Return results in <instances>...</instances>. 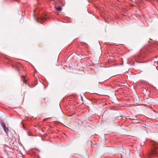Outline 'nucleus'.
Instances as JSON below:
<instances>
[{
  "label": "nucleus",
  "mask_w": 158,
  "mask_h": 158,
  "mask_svg": "<svg viewBox=\"0 0 158 158\" xmlns=\"http://www.w3.org/2000/svg\"><path fill=\"white\" fill-rule=\"evenodd\" d=\"M16 69L17 70H19V68L18 67H17L16 68Z\"/></svg>",
  "instance_id": "8"
},
{
  "label": "nucleus",
  "mask_w": 158,
  "mask_h": 158,
  "mask_svg": "<svg viewBox=\"0 0 158 158\" xmlns=\"http://www.w3.org/2000/svg\"><path fill=\"white\" fill-rule=\"evenodd\" d=\"M130 119L131 120H135L136 119L135 118H130Z\"/></svg>",
  "instance_id": "7"
},
{
  "label": "nucleus",
  "mask_w": 158,
  "mask_h": 158,
  "mask_svg": "<svg viewBox=\"0 0 158 158\" xmlns=\"http://www.w3.org/2000/svg\"><path fill=\"white\" fill-rule=\"evenodd\" d=\"M144 56H139V58L140 59H142L143 58H144Z\"/></svg>",
  "instance_id": "6"
},
{
  "label": "nucleus",
  "mask_w": 158,
  "mask_h": 158,
  "mask_svg": "<svg viewBox=\"0 0 158 158\" xmlns=\"http://www.w3.org/2000/svg\"><path fill=\"white\" fill-rule=\"evenodd\" d=\"M3 129L5 132L7 134L9 131V129L8 128L6 127H4Z\"/></svg>",
  "instance_id": "2"
},
{
  "label": "nucleus",
  "mask_w": 158,
  "mask_h": 158,
  "mask_svg": "<svg viewBox=\"0 0 158 158\" xmlns=\"http://www.w3.org/2000/svg\"><path fill=\"white\" fill-rule=\"evenodd\" d=\"M156 148H154V149H153L152 150V153L153 154H155L156 153Z\"/></svg>",
  "instance_id": "5"
},
{
  "label": "nucleus",
  "mask_w": 158,
  "mask_h": 158,
  "mask_svg": "<svg viewBox=\"0 0 158 158\" xmlns=\"http://www.w3.org/2000/svg\"><path fill=\"white\" fill-rule=\"evenodd\" d=\"M47 119H48V118H44V121H46V120H47Z\"/></svg>",
  "instance_id": "9"
},
{
  "label": "nucleus",
  "mask_w": 158,
  "mask_h": 158,
  "mask_svg": "<svg viewBox=\"0 0 158 158\" xmlns=\"http://www.w3.org/2000/svg\"><path fill=\"white\" fill-rule=\"evenodd\" d=\"M0 123L2 125V126L3 127V128L6 127L5 124L3 122V121L2 120L0 121Z\"/></svg>",
  "instance_id": "3"
},
{
  "label": "nucleus",
  "mask_w": 158,
  "mask_h": 158,
  "mask_svg": "<svg viewBox=\"0 0 158 158\" xmlns=\"http://www.w3.org/2000/svg\"><path fill=\"white\" fill-rule=\"evenodd\" d=\"M22 79L23 81V83H25L26 84H27V82L26 80L25 76L23 75L22 76Z\"/></svg>",
  "instance_id": "1"
},
{
  "label": "nucleus",
  "mask_w": 158,
  "mask_h": 158,
  "mask_svg": "<svg viewBox=\"0 0 158 158\" xmlns=\"http://www.w3.org/2000/svg\"><path fill=\"white\" fill-rule=\"evenodd\" d=\"M156 1L157 2H158V0H156Z\"/></svg>",
  "instance_id": "10"
},
{
  "label": "nucleus",
  "mask_w": 158,
  "mask_h": 158,
  "mask_svg": "<svg viewBox=\"0 0 158 158\" xmlns=\"http://www.w3.org/2000/svg\"><path fill=\"white\" fill-rule=\"evenodd\" d=\"M56 9L57 10L60 11L62 10V8L61 6H59L56 8Z\"/></svg>",
  "instance_id": "4"
}]
</instances>
